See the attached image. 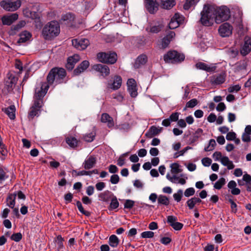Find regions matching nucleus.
<instances>
[{
    "mask_svg": "<svg viewBox=\"0 0 251 251\" xmlns=\"http://www.w3.org/2000/svg\"><path fill=\"white\" fill-rule=\"evenodd\" d=\"M48 86L43 85L42 88H36L33 96V104L28 113L29 119L32 120L35 116H39L41 109L44 105L43 99L48 91Z\"/></svg>",
    "mask_w": 251,
    "mask_h": 251,
    "instance_id": "f257e3e1",
    "label": "nucleus"
},
{
    "mask_svg": "<svg viewBox=\"0 0 251 251\" xmlns=\"http://www.w3.org/2000/svg\"><path fill=\"white\" fill-rule=\"evenodd\" d=\"M66 75V72L62 68H53L50 71L47 77V82H43L40 88H42L43 85L48 86V90L50 85L53 84L55 81L56 84H60L63 82V80Z\"/></svg>",
    "mask_w": 251,
    "mask_h": 251,
    "instance_id": "f03ea898",
    "label": "nucleus"
},
{
    "mask_svg": "<svg viewBox=\"0 0 251 251\" xmlns=\"http://www.w3.org/2000/svg\"><path fill=\"white\" fill-rule=\"evenodd\" d=\"M214 6L205 4L201 12L200 22L204 26H210L215 21Z\"/></svg>",
    "mask_w": 251,
    "mask_h": 251,
    "instance_id": "7ed1b4c3",
    "label": "nucleus"
},
{
    "mask_svg": "<svg viewBox=\"0 0 251 251\" xmlns=\"http://www.w3.org/2000/svg\"><path fill=\"white\" fill-rule=\"evenodd\" d=\"M60 33V26L56 21H51L46 25L42 30V35L46 40H50L57 36Z\"/></svg>",
    "mask_w": 251,
    "mask_h": 251,
    "instance_id": "20e7f679",
    "label": "nucleus"
},
{
    "mask_svg": "<svg viewBox=\"0 0 251 251\" xmlns=\"http://www.w3.org/2000/svg\"><path fill=\"white\" fill-rule=\"evenodd\" d=\"M215 10V22L217 24H220L224 21H227L230 17L229 9L226 6L220 7L214 6Z\"/></svg>",
    "mask_w": 251,
    "mask_h": 251,
    "instance_id": "39448f33",
    "label": "nucleus"
},
{
    "mask_svg": "<svg viewBox=\"0 0 251 251\" xmlns=\"http://www.w3.org/2000/svg\"><path fill=\"white\" fill-rule=\"evenodd\" d=\"M163 59L166 63H178L184 60L185 55L176 50H172L164 55Z\"/></svg>",
    "mask_w": 251,
    "mask_h": 251,
    "instance_id": "423d86ee",
    "label": "nucleus"
},
{
    "mask_svg": "<svg viewBox=\"0 0 251 251\" xmlns=\"http://www.w3.org/2000/svg\"><path fill=\"white\" fill-rule=\"evenodd\" d=\"M97 59L102 63L113 64L117 60V55L115 52H100L97 54Z\"/></svg>",
    "mask_w": 251,
    "mask_h": 251,
    "instance_id": "0eeeda50",
    "label": "nucleus"
},
{
    "mask_svg": "<svg viewBox=\"0 0 251 251\" xmlns=\"http://www.w3.org/2000/svg\"><path fill=\"white\" fill-rule=\"evenodd\" d=\"M20 0H2L0 5L4 9L9 11H14L21 6Z\"/></svg>",
    "mask_w": 251,
    "mask_h": 251,
    "instance_id": "6e6552de",
    "label": "nucleus"
},
{
    "mask_svg": "<svg viewBox=\"0 0 251 251\" xmlns=\"http://www.w3.org/2000/svg\"><path fill=\"white\" fill-rule=\"evenodd\" d=\"M122 79L120 75L112 77L107 82V89L116 90L119 89L122 85Z\"/></svg>",
    "mask_w": 251,
    "mask_h": 251,
    "instance_id": "1a4fd4ad",
    "label": "nucleus"
},
{
    "mask_svg": "<svg viewBox=\"0 0 251 251\" xmlns=\"http://www.w3.org/2000/svg\"><path fill=\"white\" fill-rule=\"evenodd\" d=\"M72 42L73 46L80 50L86 49L90 44L89 40L85 38L73 39Z\"/></svg>",
    "mask_w": 251,
    "mask_h": 251,
    "instance_id": "9d476101",
    "label": "nucleus"
},
{
    "mask_svg": "<svg viewBox=\"0 0 251 251\" xmlns=\"http://www.w3.org/2000/svg\"><path fill=\"white\" fill-rule=\"evenodd\" d=\"M176 34L175 32L171 31L167 34L160 41L159 48L164 50L169 47L171 42L174 39Z\"/></svg>",
    "mask_w": 251,
    "mask_h": 251,
    "instance_id": "9b49d317",
    "label": "nucleus"
},
{
    "mask_svg": "<svg viewBox=\"0 0 251 251\" xmlns=\"http://www.w3.org/2000/svg\"><path fill=\"white\" fill-rule=\"evenodd\" d=\"M144 5L150 14H153L158 10L159 3L156 0H144Z\"/></svg>",
    "mask_w": 251,
    "mask_h": 251,
    "instance_id": "f8f14e48",
    "label": "nucleus"
},
{
    "mask_svg": "<svg viewBox=\"0 0 251 251\" xmlns=\"http://www.w3.org/2000/svg\"><path fill=\"white\" fill-rule=\"evenodd\" d=\"M232 26L228 23L221 25L218 29L219 33L222 37H227L232 34Z\"/></svg>",
    "mask_w": 251,
    "mask_h": 251,
    "instance_id": "ddd939ff",
    "label": "nucleus"
},
{
    "mask_svg": "<svg viewBox=\"0 0 251 251\" xmlns=\"http://www.w3.org/2000/svg\"><path fill=\"white\" fill-rule=\"evenodd\" d=\"M163 26V24L159 22L151 23L146 28V30L149 33H158L162 30Z\"/></svg>",
    "mask_w": 251,
    "mask_h": 251,
    "instance_id": "4468645a",
    "label": "nucleus"
},
{
    "mask_svg": "<svg viewBox=\"0 0 251 251\" xmlns=\"http://www.w3.org/2000/svg\"><path fill=\"white\" fill-rule=\"evenodd\" d=\"M93 68L96 71L99 72L103 77H106L110 74V69L109 67L105 65L100 64L94 65Z\"/></svg>",
    "mask_w": 251,
    "mask_h": 251,
    "instance_id": "2eb2a0df",
    "label": "nucleus"
},
{
    "mask_svg": "<svg viewBox=\"0 0 251 251\" xmlns=\"http://www.w3.org/2000/svg\"><path fill=\"white\" fill-rule=\"evenodd\" d=\"M251 50V38L248 36L244 38V43L240 50L241 53L245 56Z\"/></svg>",
    "mask_w": 251,
    "mask_h": 251,
    "instance_id": "dca6fc26",
    "label": "nucleus"
},
{
    "mask_svg": "<svg viewBox=\"0 0 251 251\" xmlns=\"http://www.w3.org/2000/svg\"><path fill=\"white\" fill-rule=\"evenodd\" d=\"M226 80L225 74L215 75L210 77V81L214 85H220L224 83Z\"/></svg>",
    "mask_w": 251,
    "mask_h": 251,
    "instance_id": "f3484780",
    "label": "nucleus"
},
{
    "mask_svg": "<svg viewBox=\"0 0 251 251\" xmlns=\"http://www.w3.org/2000/svg\"><path fill=\"white\" fill-rule=\"evenodd\" d=\"M80 60V56L78 54H74L68 58L67 63L66 64V68L68 71H72L75 64Z\"/></svg>",
    "mask_w": 251,
    "mask_h": 251,
    "instance_id": "a211bd4d",
    "label": "nucleus"
},
{
    "mask_svg": "<svg viewBox=\"0 0 251 251\" xmlns=\"http://www.w3.org/2000/svg\"><path fill=\"white\" fill-rule=\"evenodd\" d=\"M18 18L17 13H13L9 16H4L1 18L3 25H10Z\"/></svg>",
    "mask_w": 251,
    "mask_h": 251,
    "instance_id": "6ab92c4d",
    "label": "nucleus"
},
{
    "mask_svg": "<svg viewBox=\"0 0 251 251\" xmlns=\"http://www.w3.org/2000/svg\"><path fill=\"white\" fill-rule=\"evenodd\" d=\"M96 158L93 155L88 156L83 163V167L86 170L93 168L96 164Z\"/></svg>",
    "mask_w": 251,
    "mask_h": 251,
    "instance_id": "aec40b11",
    "label": "nucleus"
},
{
    "mask_svg": "<svg viewBox=\"0 0 251 251\" xmlns=\"http://www.w3.org/2000/svg\"><path fill=\"white\" fill-rule=\"evenodd\" d=\"M75 15L68 13L62 16L61 20L65 22V24L69 26H73L75 25Z\"/></svg>",
    "mask_w": 251,
    "mask_h": 251,
    "instance_id": "412c9836",
    "label": "nucleus"
},
{
    "mask_svg": "<svg viewBox=\"0 0 251 251\" xmlns=\"http://www.w3.org/2000/svg\"><path fill=\"white\" fill-rule=\"evenodd\" d=\"M89 66V62L87 60L82 61L73 72L74 75H78L86 70Z\"/></svg>",
    "mask_w": 251,
    "mask_h": 251,
    "instance_id": "4be33fe9",
    "label": "nucleus"
},
{
    "mask_svg": "<svg viewBox=\"0 0 251 251\" xmlns=\"http://www.w3.org/2000/svg\"><path fill=\"white\" fill-rule=\"evenodd\" d=\"M101 122L103 123H107V126L109 128L113 127L114 126L113 118L106 113L101 114Z\"/></svg>",
    "mask_w": 251,
    "mask_h": 251,
    "instance_id": "5701e85b",
    "label": "nucleus"
},
{
    "mask_svg": "<svg viewBox=\"0 0 251 251\" xmlns=\"http://www.w3.org/2000/svg\"><path fill=\"white\" fill-rule=\"evenodd\" d=\"M24 15L33 20L39 19L40 18L39 14L36 11H32L29 8H25L23 10Z\"/></svg>",
    "mask_w": 251,
    "mask_h": 251,
    "instance_id": "b1692460",
    "label": "nucleus"
},
{
    "mask_svg": "<svg viewBox=\"0 0 251 251\" xmlns=\"http://www.w3.org/2000/svg\"><path fill=\"white\" fill-rule=\"evenodd\" d=\"M162 130V127L158 128L155 126H151L148 131L146 133V136L149 138L159 134Z\"/></svg>",
    "mask_w": 251,
    "mask_h": 251,
    "instance_id": "393cba45",
    "label": "nucleus"
},
{
    "mask_svg": "<svg viewBox=\"0 0 251 251\" xmlns=\"http://www.w3.org/2000/svg\"><path fill=\"white\" fill-rule=\"evenodd\" d=\"M196 67L200 70L205 71L207 72H213L216 70L215 66L210 67L205 63L199 62L196 63Z\"/></svg>",
    "mask_w": 251,
    "mask_h": 251,
    "instance_id": "a878e982",
    "label": "nucleus"
},
{
    "mask_svg": "<svg viewBox=\"0 0 251 251\" xmlns=\"http://www.w3.org/2000/svg\"><path fill=\"white\" fill-rule=\"evenodd\" d=\"M20 38L18 40V43H24L29 41L32 37V34L29 31L25 30L19 34Z\"/></svg>",
    "mask_w": 251,
    "mask_h": 251,
    "instance_id": "bb28decb",
    "label": "nucleus"
},
{
    "mask_svg": "<svg viewBox=\"0 0 251 251\" xmlns=\"http://www.w3.org/2000/svg\"><path fill=\"white\" fill-rule=\"evenodd\" d=\"M148 61V57L145 54L139 55L136 59L134 67L135 68H139L141 66L145 65Z\"/></svg>",
    "mask_w": 251,
    "mask_h": 251,
    "instance_id": "cd10ccee",
    "label": "nucleus"
},
{
    "mask_svg": "<svg viewBox=\"0 0 251 251\" xmlns=\"http://www.w3.org/2000/svg\"><path fill=\"white\" fill-rule=\"evenodd\" d=\"M247 62L246 60H242L237 62L234 67V72L238 73L246 70Z\"/></svg>",
    "mask_w": 251,
    "mask_h": 251,
    "instance_id": "c85d7f7f",
    "label": "nucleus"
},
{
    "mask_svg": "<svg viewBox=\"0 0 251 251\" xmlns=\"http://www.w3.org/2000/svg\"><path fill=\"white\" fill-rule=\"evenodd\" d=\"M25 25V22L24 21H20L17 25L11 26V30L9 31L10 35H15L18 31L20 30Z\"/></svg>",
    "mask_w": 251,
    "mask_h": 251,
    "instance_id": "c756f323",
    "label": "nucleus"
},
{
    "mask_svg": "<svg viewBox=\"0 0 251 251\" xmlns=\"http://www.w3.org/2000/svg\"><path fill=\"white\" fill-rule=\"evenodd\" d=\"M15 107L14 105H10L7 108L2 109V111L6 114L11 120L15 119Z\"/></svg>",
    "mask_w": 251,
    "mask_h": 251,
    "instance_id": "7c9ffc66",
    "label": "nucleus"
},
{
    "mask_svg": "<svg viewBox=\"0 0 251 251\" xmlns=\"http://www.w3.org/2000/svg\"><path fill=\"white\" fill-rule=\"evenodd\" d=\"M16 196V193L10 194L6 199L7 205L11 208L15 206Z\"/></svg>",
    "mask_w": 251,
    "mask_h": 251,
    "instance_id": "2f4dec72",
    "label": "nucleus"
},
{
    "mask_svg": "<svg viewBox=\"0 0 251 251\" xmlns=\"http://www.w3.org/2000/svg\"><path fill=\"white\" fill-rule=\"evenodd\" d=\"M221 162L223 165L227 166L228 170L233 169L235 167L232 162L229 160L227 156H223L221 159Z\"/></svg>",
    "mask_w": 251,
    "mask_h": 251,
    "instance_id": "473e14b6",
    "label": "nucleus"
},
{
    "mask_svg": "<svg viewBox=\"0 0 251 251\" xmlns=\"http://www.w3.org/2000/svg\"><path fill=\"white\" fill-rule=\"evenodd\" d=\"M111 195L112 193L110 191L106 190L102 193L99 194L98 197L100 200L103 201L107 202L111 199Z\"/></svg>",
    "mask_w": 251,
    "mask_h": 251,
    "instance_id": "72a5a7b5",
    "label": "nucleus"
},
{
    "mask_svg": "<svg viewBox=\"0 0 251 251\" xmlns=\"http://www.w3.org/2000/svg\"><path fill=\"white\" fill-rule=\"evenodd\" d=\"M66 142L71 148H75L77 146L78 141L74 137L70 136L66 137Z\"/></svg>",
    "mask_w": 251,
    "mask_h": 251,
    "instance_id": "f704fd0d",
    "label": "nucleus"
},
{
    "mask_svg": "<svg viewBox=\"0 0 251 251\" xmlns=\"http://www.w3.org/2000/svg\"><path fill=\"white\" fill-rule=\"evenodd\" d=\"M120 242L118 238L115 235H112L109 238V244L113 248H116L118 246Z\"/></svg>",
    "mask_w": 251,
    "mask_h": 251,
    "instance_id": "c9c22d12",
    "label": "nucleus"
},
{
    "mask_svg": "<svg viewBox=\"0 0 251 251\" xmlns=\"http://www.w3.org/2000/svg\"><path fill=\"white\" fill-rule=\"evenodd\" d=\"M162 7L166 9H170L174 6L176 5V1L175 0H166L165 1H161Z\"/></svg>",
    "mask_w": 251,
    "mask_h": 251,
    "instance_id": "e433bc0d",
    "label": "nucleus"
},
{
    "mask_svg": "<svg viewBox=\"0 0 251 251\" xmlns=\"http://www.w3.org/2000/svg\"><path fill=\"white\" fill-rule=\"evenodd\" d=\"M157 201L159 204H163L166 206L168 205L170 203L169 199L164 195H159L158 197Z\"/></svg>",
    "mask_w": 251,
    "mask_h": 251,
    "instance_id": "4c0bfd02",
    "label": "nucleus"
},
{
    "mask_svg": "<svg viewBox=\"0 0 251 251\" xmlns=\"http://www.w3.org/2000/svg\"><path fill=\"white\" fill-rule=\"evenodd\" d=\"M226 181L225 178L224 177H221L215 183L214 187L216 189L220 190L226 184Z\"/></svg>",
    "mask_w": 251,
    "mask_h": 251,
    "instance_id": "58836bf2",
    "label": "nucleus"
},
{
    "mask_svg": "<svg viewBox=\"0 0 251 251\" xmlns=\"http://www.w3.org/2000/svg\"><path fill=\"white\" fill-rule=\"evenodd\" d=\"M76 206L79 210V211L83 215L86 216H90L91 215V213L89 211H86L84 209L81 202L79 201H76Z\"/></svg>",
    "mask_w": 251,
    "mask_h": 251,
    "instance_id": "ea45409f",
    "label": "nucleus"
},
{
    "mask_svg": "<svg viewBox=\"0 0 251 251\" xmlns=\"http://www.w3.org/2000/svg\"><path fill=\"white\" fill-rule=\"evenodd\" d=\"M95 136V132H91L89 134H86L85 135H83L82 139L86 142H91L94 140Z\"/></svg>",
    "mask_w": 251,
    "mask_h": 251,
    "instance_id": "a19ab883",
    "label": "nucleus"
},
{
    "mask_svg": "<svg viewBox=\"0 0 251 251\" xmlns=\"http://www.w3.org/2000/svg\"><path fill=\"white\" fill-rule=\"evenodd\" d=\"M171 172L173 174H176L181 173L182 171V169L179 168V165L178 163H173L171 166Z\"/></svg>",
    "mask_w": 251,
    "mask_h": 251,
    "instance_id": "79ce46f5",
    "label": "nucleus"
},
{
    "mask_svg": "<svg viewBox=\"0 0 251 251\" xmlns=\"http://www.w3.org/2000/svg\"><path fill=\"white\" fill-rule=\"evenodd\" d=\"M198 1V0H186L183 8L185 10H188L191 6L195 5Z\"/></svg>",
    "mask_w": 251,
    "mask_h": 251,
    "instance_id": "37998d69",
    "label": "nucleus"
},
{
    "mask_svg": "<svg viewBox=\"0 0 251 251\" xmlns=\"http://www.w3.org/2000/svg\"><path fill=\"white\" fill-rule=\"evenodd\" d=\"M198 103L199 101L196 99H193L186 103L184 110H186L187 108H193L196 106Z\"/></svg>",
    "mask_w": 251,
    "mask_h": 251,
    "instance_id": "c03bdc74",
    "label": "nucleus"
},
{
    "mask_svg": "<svg viewBox=\"0 0 251 251\" xmlns=\"http://www.w3.org/2000/svg\"><path fill=\"white\" fill-rule=\"evenodd\" d=\"M216 145V142L214 139H210L209 142V145L205 147L204 150L205 151H208L214 150L215 146Z\"/></svg>",
    "mask_w": 251,
    "mask_h": 251,
    "instance_id": "a18cd8bd",
    "label": "nucleus"
},
{
    "mask_svg": "<svg viewBox=\"0 0 251 251\" xmlns=\"http://www.w3.org/2000/svg\"><path fill=\"white\" fill-rule=\"evenodd\" d=\"M119 203L116 197H114L112 199L110 203V208L111 209H114L118 207Z\"/></svg>",
    "mask_w": 251,
    "mask_h": 251,
    "instance_id": "49530a36",
    "label": "nucleus"
},
{
    "mask_svg": "<svg viewBox=\"0 0 251 251\" xmlns=\"http://www.w3.org/2000/svg\"><path fill=\"white\" fill-rule=\"evenodd\" d=\"M136 87L137 86L135 85L134 86L127 88L128 91L130 93V96L132 98L136 97L138 94Z\"/></svg>",
    "mask_w": 251,
    "mask_h": 251,
    "instance_id": "de8ad7c7",
    "label": "nucleus"
},
{
    "mask_svg": "<svg viewBox=\"0 0 251 251\" xmlns=\"http://www.w3.org/2000/svg\"><path fill=\"white\" fill-rule=\"evenodd\" d=\"M9 177L3 168L0 166V183H1Z\"/></svg>",
    "mask_w": 251,
    "mask_h": 251,
    "instance_id": "09e8293b",
    "label": "nucleus"
},
{
    "mask_svg": "<svg viewBox=\"0 0 251 251\" xmlns=\"http://www.w3.org/2000/svg\"><path fill=\"white\" fill-rule=\"evenodd\" d=\"M172 18H173V20H175L176 22H178L179 25L184 21V17L178 13H176Z\"/></svg>",
    "mask_w": 251,
    "mask_h": 251,
    "instance_id": "8fccbe9b",
    "label": "nucleus"
},
{
    "mask_svg": "<svg viewBox=\"0 0 251 251\" xmlns=\"http://www.w3.org/2000/svg\"><path fill=\"white\" fill-rule=\"evenodd\" d=\"M183 195V191L182 190L179 189L177 191L176 193H175L173 195V197L175 201L177 202H179L182 198Z\"/></svg>",
    "mask_w": 251,
    "mask_h": 251,
    "instance_id": "3c124183",
    "label": "nucleus"
},
{
    "mask_svg": "<svg viewBox=\"0 0 251 251\" xmlns=\"http://www.w3.org/2000/svg\"><path fill=\"white\" fill-rule=\"evenodd\" d=\"M195 190L194 188L193 187H190L185 190L184 194L185 197H189L190 196H193L195 194Z\"/></svg>",
    "mask_w": 251,
    "mask_h": 251,
    "instance_id": "603ef678",
    "label": "nucleus"
},
{
    "mask_svg": "<svg viewBox=\"0 0 251 251\" xmlns=\"http://www.w3.org/2000/svg\"><path fill=\"white\" fill-rule=\"evenodd\" d=\"M141 236L143 238H151L154 236V233L151 231H144L141 233Z\"/></svg>",
    "mask_w": 251,
    "mask_h": 251,
    "instance_id": "864d4df0",
    "label": "nucleus"
},
{
    "mask_svg": "<svg viewBox=\"0 0 251 251\" xmlns=\"http://www.w3.org/2000/svg\"><path fill=\"white\" fill-rule=\"evenodd\" d=\"M22 238V234L20 232L14 233L11 236V239L15 242H19Z\"/></svg>",
    "mask_w": 251,
    "mask_h": 251,
    "instance_id": "5fc2aeb1",
    "label": "nucleus"
},
{
    "mask_svg": "<svg viewBox=\"0 0 251 251\" xmlns=\"http://www.w3.org/2000/svg\"><path fill=\"white\" fill-rule=\"evenodd\" d=\"M180 113L178 112H174L171 114L169 119L171 122H176L178 120L179 116Z\"/></svg>",
    "mask_w": 251,
    "mask_h": 251,
    "instance_id": "6e6d98bb",
    "label": "nucleus"
},
{
    "mask_svg": "<svg viewBox=\"0 0 251 251\" xmlns=\"http://www.w3.org/2000/svg\"><path fill=\"white\" fill-rule=\"evenodd\" d=\"M0 153L4 157L7 156L8 154L7 147L3 143L0 145Z\"/></svg>",
    "mask_w": 251,
    "mask_h": 251,
    "instance_id": "4d7b16f0",
    "label": "nucleus"
},
{
    "mask_svg": "<svg viewBox=\"0 0 251 251\" xmlns=\"http://www.w3.org/2000/svg\"><path fill=\"white\" fill-rule=\"evenodd\" d=\"M134 204V201L132 200H127L126 201V202L124 204L125 208L126 209H131L133 207Z\"/></svg>",
    "mask_w": 251,
    "mask_h": 251,
    "instance_id": "13d9d810",
    "label": "nucleus"
},
{
    "mask_svg": "<svg viewBox=\"0 0 251 251\" xmlns=\"http://www.w3.org/2000/svg\"><path fill=\"white\" fill-rule=\"evenodd\" d=\"M228 201L230 202L231 204V212L236 213L237 211V205L236 204V203L231 199H229L228 200Z\"/></svg>",
    "mask_w": 251,
    "mask_h": 251,
    "instance_id": "bf43d9fd",
    "label": "nucleus"
},
{
    "mask_svg": "<svg viewBox=\"0 0 251 251\" xmlns=\"http://www.w3.org/2000/svg\"><path fill=\"white\" fill-rule=\"evenodd\" d=\"M120 180L119 176L118 175H113L111 176L110 181L112 184H117Z\"/></svg>",
    "mask_w": 251,
    "mask_h": 251,
    "instance_id": "052dcab7",
    "label": "nucleus"
},
{
    "mask_svg": "<svg viewBox=\"0 0 251 251\" xmlns=\"http://www.w3.org/2000/svg\"><path fill=\"white\" fill-rule=\"evenodd\" d=\"M14 83L12 80L6 81L5 84V87L7 89L8 92H11L13 90V87Z\"/></svg>",
    "mask_w": 251,
    "mask_h": 251,
    "instance_id": "680f3d73",
    "label": "nucleus"
},
{
    "mask_svg": "<svg viewBox=\"0 0 251 251\" xmlns=\"http://www.w3.org/2000/svg\"><path fill=\"white\" fill-rule=\"evenodd\" d=\"M186 204L189 209L190 210L194 209L195 205H196L195 202L194 201V199L193 198L189 199L187 201Z\"/></svg>",
    "mask_w": 251,
    "mask_h": 251,
    "instance_id": "e2e57ef3",
    "label": "nucleus"
},
{
    "mask_svg": "<svg viewBox=\"0 0 251 251\" xmlns=\"http://www.w3.org/2000/svg\"><path fill=\"white\" fill-rule=\"evenodd\" d=\"M171 226L176 230H180L182 228L183 225L181 223L176 222L172 225Z\"/></svg>",
    "mask_w": 251,
    "mask_h": 251,
    "instance_id": "0e129e2a",
    "label": "nucleus"
},
{
    "mask_svg": "<svg viewBox=\"0 0 251 251\" xmlns=\"http://www.w3.org/2000/svg\"><path fill=\"white\" fill-rule=\"evenodd\" d=\"M177 221V218L174 216H168L167 217V222L170 226L175 223Z\"/></svg>",
    "mask_w": 251,
    "mask_h": 251,
    "instance_id": "69168bd1",
    "label": "nucleus"
},
{
    "mask_svg": "<svg viewBox=\"0 0 251 251\" xmlns=\"http://www.w3.org/2000/svg\"><path fill=\"white\" fill-rule=\"evenodd\" d=\"M201 162L203 166L208 167L211 165L212 160L208 157H205L201 160Z\"/></svg>",
    "mask_w": 251,
    "mask_h": 251,
    "instance_id": "338daca9",
    "label": "nucleus"
},
{
    "mask_svg": "<svg viewBox=\"0 0 251 251\" xmlns=\"http://www.w3.org/2000/svg\"><path fill=\"white\" fill-rule=\"evenodd\" d=\"M227 53L229 56L231 58H234L238 53V51L233 49H229L227 51Z\"/></svg>",
    "mask_w": 251,
    "mask_h": 251,
    "instance_id": "774afa93",
    "label": "nucleus"
}]
</instances>
